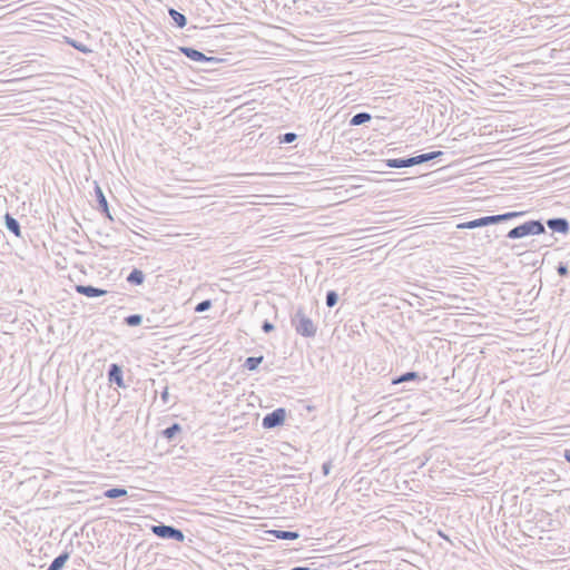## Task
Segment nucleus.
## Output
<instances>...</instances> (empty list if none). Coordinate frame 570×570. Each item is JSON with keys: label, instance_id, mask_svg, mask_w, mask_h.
<instances>
[{"label": "nucleus", "instance_id": "obj_30", "mask_svg": "<svg viewBox=\"0 0 570 570\" xmlns=\"http://www.w3.org/2000/svg\"><path fill=\"white\" fill-rule=\"evenodd\" d=\"M274 325L273 323H271L269 321L265 320L262 324V330L265 332V333H271L272 331H274Z\"/></svg>", "mask_w": 570, "mask_h": 570}, {"label": "nucleus", "instance_id": "obj_20", "mask_svg": "<svg viewBox=\"0 0 570 570\" xmlns=\"http://www.w3.org/2000/svg\"><path fill=\"white\" fill-rule=\"evenodd\" d=\"M264 356H250L245 360L244 367L248 371H255L258 368L259 364L263 362Z\"/></svg>", "mask_w": 570, "mask_h": 570}, {"label": "nucleus", "instance_id": "obj_24", "mask_svg": "<svg viewBox=\"0 0 570 570\" xmlns=\"http://www.w3.org/2000/svg\"><path fill=\"white\" fill-rule=\"evenodd\" d=\"M124 323L130 327L139 326L142 323V315H140V314L128 315L124 318Z\"/></svg>", "mask_w": 570, "mask_h": 570}, {"label": "nucleus", "instance_id": "obj_7", "mask_svg": "<svg viewBox=\"0 0 570 570\" xmlns=\"http://www.w3.org/2000/svg\"><path fill=\"white\" fill-rule=\"evenodd\" d=\"M95 195H96V199H97V203H98V209L110 220H114L111 214H110V210H109V206H108V202L106 199V196L101 189V187L96 183V186H95Z\"/></svg>", "mask_w": 570, "mask_h": 570}, {"label": "nucleus", "instance_id": "obj_5", "mask_svg": "<svg viewBox=\"0 0 570 570\" xmlns=\"http://www.w3.org/2000/svg\"><path fill=\"white\" fill-rule=\"evenodd\" d=\"M179 51L188 59L197 62H217L219 61L216 57H208L202 51H198L191 47H179Z\"/></svg>", "mask_w": 570, "mask_h": 570}, {"label": "nucleus", "instance_id": "obj_13", "mask_svg": "<svg viewBox=\"0 0 570 570\" xmlns=\"http://www.w3.org/2000/svg\"><path fill=\"white\" fill-rule=\"evenodd\" d=\"M268 533L276 539L279 540H296L299 538V533L297 531H286V530H269Z\"/></svg>", "mask_w": 570, "mask_h": 570}, {"label": "nucleus", "instance_id": "obj_22", "mask_svg": "<svg viewBox=\"0 0 570 570\" xmlns=\"http://www.w3.org/2000/svg\"><path fill=\"white\" fill-rule=\"evenodd\" d=\"M522 215H523V212H508L504 214L493 215V217H494V223L499 224V223L507 222V220L513 219V218L522 216Z\"/></svg>", "mask_w": 570, "mask_h": 570}, {"label": "nucleus", "instance_id": "obj_19", "mask_svg": "<svg viewBox=\"0 0 570 570\" xmlns=\"http://www.w3.org/2000/svg\"><path fill=\"white\" fill-rule=\"evenodd\" d=\"M181 431V426L178 423H173L163 430L161 434L168 441H171L179 432Z\"/></svg>", "mask_w": 570, "mask_h": 570}, {"label": "nucleus", "instance_id": "obj_25", "mask_svg": "<svg viewBox=\"0 0 570 570\" xmlns=\"http://www.w3.org/2000/svg\"><path fill=\"white\" fill-rule=\"evenodd\" d=\"M326 306L332 308L334 307L338 302V294L335 291H328L326 293Z\"/></svg>", "mask_w": 570, "mask_h": 570}, {"label": "nucleus", "instance_id": "obj_27", "mask_svg": "<svg viewBox=\"0 0 570 570\" xmlns=\"http://www.w3.org/2000/svg\"><path fill=\"white\" fill-rule=\"evenodd\" d=\"M210 307H212V301L210 299H204V301L199 302L196 305L195 312L203 313V312L208 311Z\"/></svg>", "mask_w": 570, "mask_h": 570}, {"label": "nucleus", "instance_id": "obj_10", "mask_svg": "<svg viewBox=\"0 0 570 570\" xmlns=\"http://www.w3.org/2000/svg\"><path fill=\"white\" fill-rule=\"evenodd\" d=\"M76 292L78 294H81L83 296L94 298V297H100L107 294L106 289L95 287L92 285H76L75 287Z\"/></svg>", "mask_w": 570, "mask_h": 570}, {"label": "nucleus", "instance_id": "obj_29", "mask_svg": "<svg viewBox=\"0 0 570 570\" xmlns=\"http://www.w3.org/2000/svg\"><path fill=\"white\" fill-rule=\"evenodd\" d=\"M557 272L562 277L567 276L569 274L568 265L566 263H559Z\"/></svg>", "mask_w": 570, "mask_h": 570}, {"label": "nucleus", "instance_id": "obj_11", "mask_svg": "<svg viewBox=\"0 0 570 570\" xmlns=\"http://www.w3.org/2000/svg\"><path fill=\"white\" fill-rule=\"evenodd\" d=\"M442 155H443L442 151H430V153L421 154L417 156H412L411 157L412 166H416V165L428 163L430 160H434Z\"/></svg>", "mask_w": 570, "mask_h": 570}, {"label": "nucleus", "instance_id": "obj_12", "mask_svg": "<svg viewBox=\"0 0 570 570\" xmlns=\"http://www.w3.org/2000/svg\"><path fill=\"white\" fill-rule=\"evenodd\" d=\"M4 225L7 229L12 233L14 236L20 237L21 236V227L20 223L9 213L4 215Z\"/></svg>", "mask_w": 570, "mask_h": 570}, {"label": "nucleus", "instance_id": "obj_26", "mask_svg": "<svg viewBox=\"0 0 570 570\" xmlns=\"http://www.w3.org/2000/svg\"><path fill=\"white\" fill-rule=\"evenodd\" d=\"M68 43L73 47L75 49H77L78 51L82 52V53H90L91 52V49H89L86 45L79 42V41H76V40H68Z\"/></svg>", "mask_w": 570, "mask_h": 570}, {"label": "nucleus", "instance_id": "obj_2", "mask_svg": "<svg viewBox=\"0 0 570 570\" xmlns=\"http://www.w3.org/2000/svg\"><path fill=\"white\" fill-rule=\"evenodd\" d=\"M546 233V227L541 220H528L514 228L510 229L507 237L510 239H519L531 235H541Z\"/></svg>", "mask_w": 570, "mask_h": 570}, {"label": "nucleus", "instance_id": "obj_33", "mask_svg": "<svg viewBox=\"0 0 570 570\" xmlns=\"http://www.w3.org/2000/svg\"><path fill=\"white\" fill-rule=\"evenodd\" d=\"M564 459L570 463V449L566 450L564 451V454H563Z\"/></svg>", "mask_w": 570, "mask_h": 570}, {"label": "nucleus", "instance_id": "obj_14", "mask_svg": "<svg viewBox=\"0 0 570 570\" xmlns=\"http://www.w3.org/2000/svg\"><path fill=\"white\" fill-rule=\"evenodd\" d=\"M384 163L390 168L412 167L411 157H407V158H391V159L384 160Z\"/></svg>", "mask_w": 570, "mask_h": 570}, {"label": "nucleus", "instance_id": "obj_1", "mask_svg": "<svg viewBox=\"0 0 570 570\" xmlns=\"http://www.w3.org/2000/svg\"><path fill=\"white\" fill-rule=\"evenodd\" d=\"M291 323L294 326L296 333L304 337H314L316 334L317 326L305 314L303 307L297 308V311L291 318Z\"/></svg>", "mask_w": 570, "mask_h": 570}, {"label": "nucleus", "instance_id": "obj_3", "mask_svg": "<svg viewBox=\"0 0 570 570\" xmlns=\"http://www.w3.org/2000/svg\"><path fill=\"white\" fill-rule=\"evenodd\" d=\"M150 531L160 539L175 540L177 542H183L185 540L184 532L174 525L165 523L153 524L150 527Z\"/></svg>", "mask_w": 570, "mask_h": 570}, {"label": "nucleus", "instance_id": "obj_17", "mask_svg": "<svg viewBox=\"0 0 570 570\" xmlns=\"http://www.w3.org/2000/svg\"><path fill=\"white\" fill-rule=\"evenodd\" d=\"M168 13L178 28L186 27L187 18L185 14L175 10L174 8H169Z\"/></svg>", "mask_w": 570, "mask_h": 570}, {"label": "nucleus", "instance_id": "obj_16", "mask_svg": "<svg viewBox=\"0 0 570 570\" xmlns=\"http://www.w3.org/2000/svg\"><path fill=\"white\" fill-rule=\"evenodd\" d=\"M126 281L132 285H141L145 281V274L138 268H134L127 276Z\"/></svg>", "mask_w": 570, "mask_h": 570}, {"label": "nucleus", "instance_id": "obj_8", "mask_svg": "<svg viewBox=\"0 0 570 570\" xmlns=\"http://www.w3.org/2000/svg\"><path fill=\"white\" fill-rule=\"evenodd\" d=\"M493 224H495V223H494V217L492 215V216H483V217H480V218H476L473 220H469V222L459 224L458 228L473 229V228L484 227V226H489V225H493Z\"/></svg>", "mask_w": 570, "mask_h": 570}, {"label": "nucleus", "instance_id": "obj_6", "mask_svg": "<svg viewBox=\"0 0 570 570\" xmlns=\"http://www.w3.org/2000/svg\"><path fill=\"white\" fill-rule=\"evenodd\" d=\"M547 226L554 233L568 234L570 224L567 218L556 217L547 220Z\"/></svg>", "mask_w": 570, "mask_h": 570}, {"label": "nucleus", "instance_id": "obj_21", "mask_svg": "<svg viewBox=\"0 0 570 570\" xmlns=\"http://www.w3.org/2000/svg\"><path fill=\"white\" fill-rule=\"evenodd\" d=\"M127 490L125 488H111L104 492V497L108 499H117L127 495Z\"/></svg>", "mask_w": 570, "mask_h": 570}, {"label": "nucleus", "instance_id": "obj_4", "mask_svg": "<svg viewBox=\"0 0 570 570\" xmlns=\"http://www.w3.org/2000/svg\"><path fill=\"white\" fill-rule=\"evenodd\" d=\"M286 420V410L284 407H277L274 411L267 413L262 420V426L264 429H275L284 424Z\"/></svg>", "mask_w": 570, "mask_h": 570}, {"label": "nucleus", "instance_id": "obj_32", "mask_svg": "<svg viewBox=\"0 0 570 570\" xmlns=\"http://www.w3.org/2000/svg\"><path fill=\"white\" fill-rule=\"evenodd\" d=\"M168 397H169V392H168V387L166 386L164 389V391L160 393V399L163 400L164 403H167Z\"/></svg>", "mask_w": 570, "mask_h": 570}, {"label": "nucleus", "instance_id": "obj_9", "mask_svg": "<svg viewBox=\"0 0 570 570\" xmlns=\"http://www.w3.org/2000/svg\"><path fill=\"white\" fill-rule=\"evenodd\" d=\"M108 380L111 384H116L119 387H125V382L122 377V368L120 365L112 363L108 368Z\"/></svg>", "mask_w": 570, "mask_h": 570}, {"label": "nucleus", "instance_id": "obj_23", "mask_svg": "<svg viewBox=\"0 0 570 570\" xmlns=\"http://www.w3.org/2000/svg\"><path fill=\"white\" fill-rule=\"evenodd\" d=\"M419 380V373L414 371H410L406 373H403L402 375L397 376L392 381L393 384H400L409 381H415Z\"/></svg>", "mask_w": 570, "mask_h": 570}, {"label": "nucleus", "instance_id": "obj_15", "mask_svg": "<svg viewBox=\"0 0 570 570\" xmlns=\"http://www.w3.org/2000/svg\"><path fill=\"white\" fill-rule=\"evenodd\" d=\"M69 557L70 554L67 551L60 553L52 560L47 570H61L65 567L66 562L69 560Z\"/></svg>", "mask_w": 570, "mask_h": 570}, {"label": "nucleus", "instance_id": "obj_31", "mask_svg": "<svg viewBox=\"0 0 570 570\" xmlns=\"http://www.w3.org/2000/svg\"><path fill=\"white\" fill-rule=\"evenodd\" d=\"M332 469V461H326L322 465V472L324 475H328Z\"/></svg>", "mask_w": 570, "mask_h": 570}, {"label": "nucleus", "instance_id": "obj_18", "mask_svg": "<svg viewBox=\"0 0 570 570\" xmlns=\"http://www.w3.org/2000/svg\"><path fill=\"white\" fill-rule=\"evenodd\" d=\"M371 119H372V116L368 112H365V111L357 112L351 118L350 125L351 126H360L365 122H368Z\"/></svg>", "mask_w": 570, "mask_h": 570}, {"label": "nucleus", "instance_id": "obj_28", "mask_svg": "<svg viewBox=\"0 0 570 570\" xmlns=\"http://www.w3.org/2000/svg\"><path fill=\"white\" fill-rule=\"evenodd\" d=\"M297 139V135L295 132H286L281 138L279 141L283 144H291Z\"/></svg>", "mask_w": 570, "mask_h": 570}]
</instances>
